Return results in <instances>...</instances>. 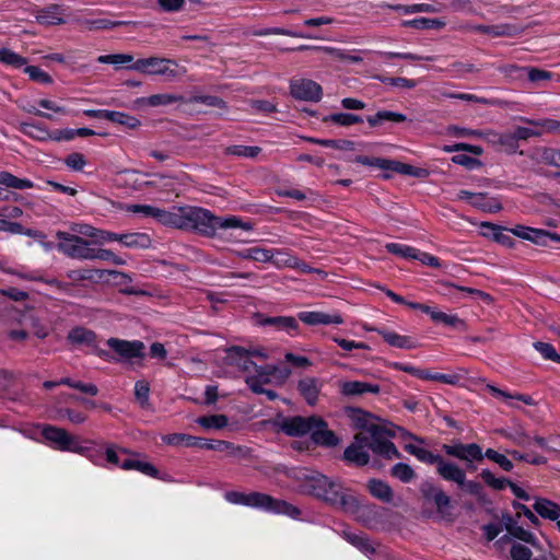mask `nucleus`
<instances>
[{"label":"nucleus","instance_id":"obj_31","mask_svg":"<svg viewBox=\"0 0 560 560\" xmlns=\"http://www.w3.org/2000/svg\"><path fill=\"white\" fill-rule=\"evenodd\" d=\"M162 440L168 444L174 446L185 445L189 447H200L203 443V439L196 438L192 435L184 434V433H173L168 435H164Z\"/></svg>","mask_w":560,"mask_h":560},{"label":"nucleus","instance_id":"obj_27","mask_svg":"<svg viewBox=\"0 0 560 560\" xmlns=\"http://www.w3.org/2000/svg\"><path fill=\"white\" fill-rule=\"evenodd\" d=\"M121 468L125 470H138L147 476L159 478V470L149 462L142 460L138 457L124 459Z\"/></svg>","mask_w":560,"mask_h":560},{"label":"nucleus","instance_id":"obj_53","mask_svg":"<svg viewBox=\"0 0 560 560\" xmlns=\"http://www.w3.org/2000/svg\"><path fill=\"white\" fill-rule=\"evenodd\" d=\"M150 384L145 380H140L135 384V397L142 408L149 406Z\"/></svg>","mask_w":560,"mask_h":560},{"label":"nucleus","instance_id":"obj_55","mask_svg":"<svg viewBox=\"0 0 560 560\" xmlns=\"http://www.w3.org/2000/svg\"><path fill=\"white\" fill-rule=\"evenodd\" d=\"M385 248L388 253L404 257V258H416V248L398 244V243H387Z\"/></svg>","mask_w":560,"mask_h":560},{"label":"nucleus","instance_id":"obj_9","mask_svg":"<svg viewBox=\"0 0 560 560\" xmlns=\"http://www.w3.org/2000/svg\"><path fill=\"white\" fill-rule=\"evenodd\" d=\"M247 506L262 509L273 513L288 514L291 516L299 514V510L285 501L276 500L272 497L261 492L248 493Z\"/></svg>","mask_w":560,"mask_h":560},{"label":"nucleus","instance_id":"obj_8","mask_svg":"<svg viewBox=\"0 0 560 560\" xmlns=\"http://www.w3.org/2000/svg\"><path fill=\"white\" fill-rule=\"evenodd\" d=\"M108 276L120 279V283L130 281V277L121 271L105 270V269H75L67 272V277L74 283H81L83 281H90L91 283H101L108 281Z\"/></svg>","mask_w":560,"mask_h":560},{"label":"nucleus","instance_id":"obj_22","mask_svg":"<svg viewBox=\"0 0 560 560\" xmlns=\"http://www.w3.org/2000/svg\"><path fill=\"white\" fill-rule=\"evenodd\" d=\"M436 472L446 481H452L457 486L463 483V478L466 472L455 463L441 458L436 466Z\"/></svg>","mask_w":560,"mask_h":560},{"label":"nucleus","instance_id":"obj_4","mask_svg":"<svg viewBox=\"0 0 560 560\" xmlns=\"http://www.w3.org/2000/svg\"><path fill=\"white\" fill-rule=\"evenodd\" d=\"M129 69L148 75H166L171 79L186 72L185 68L179 69L175 60L156 56L138 59L129 66Z\"/></svg>","mask_w":560,"mask_h":560},{"label":"nucleus","instance_id":"obj_19","mask_svg":"<svg viewBox=\"0 0 560 560\" xmlns=\"http://www.w3.org/2000/svg\"><path fill=\"white\" fill-rule=\"evenodd\" d=\"M322 387L323 382L316 377L306 376L298 382L299 393L311 406H314L317 402Z\"/></svg>","mask_w":560,"mask_h":560},{"label":"nucleus","instance_id":"obj_26","mask_svg":"<svg viewBox=\"0 0 560 560\" xmlns=\"http://www.w3.org/2000/svg\"><path fill=\"white\" fill-rule=\"evenodd\" d=\"M201 448L224 452L229 456H233V457H243L246 455V452H247L245 447L234 445L233 443H230L226 441H220V440L210 441V442L203 440Z\"/></svg>","mask_w":560,"mask_h":560},{"label":"nucleus","instance_id":"obj_51","mask_svg":"<svg viewBox=\"0 0 560 560\" xmlns=\"http://www.w3.org/2000/svg\"><path fill=\"white\" fill-rule=\"evenodd\" d=\"M487 389L495 397H500L502 399H517L520 401H523L524 404L526 405H533L534 404V400L530 396L528 395H522V394H516V395H512L508 392H504V390H501L499 389L498 387L493 386V385H487Z\"/></svg>","mask_w":560,"mask_h":560},{"label":"nucleus","instance_id":"obj_2","mask_svg":"<svg viewBox=\"0 0 560 560\" xmlns=\"http://www.w3.org/2000/svg\"><path fill=\"white\" fill-rule=\"evenodd\" d=\"M371 439L369 431L358 432L352 443L345 450L343 458L357 466H365L370 462L369 451L387 459L399 458L400 453L389 438Z\"/></svg>","mask_w":560,"mask_h":560},{"label":"nucleus","instance_id":"obj_30","mask_svg":"<svg viewBox=\"0 0 560 560\" xmlns=\"http://www.w3.org/2000/svg\"><path fill=\"white\" fill-rule=\"evenodd\" d=\"M534 510L544 518L557 521L560 518V505L547 499H537Z\"/></svg>","mask_w":560,"mask_h":560},{"label":"nucleus","instance_id":"obj_23","mask_svg":"<svg viewBox=\"0 0 560 560\" xmlns=\"http://www.w3.org/2000/svg\"><path fill=\"white\" fill-rule=\"evenodd\" d=\"M184 209L185 207H179L173 208L172 210L167 211L158 208L153 219H155L158 222L164 225L184 229Z\"/></svg>","mask_w":560,"mask_h":560},{"label":"nucleus","instance_id":"obj_5","mask_svg":"<svg viewBox=\"0 0 560 560\" xmlns=\"http://www.w3.org/2000/svg\"><path fill=\"white\" fill-rule=\"evenodd\" d=\"M57 248L72 259L93 260L92 243L74 234L57 232Z\"/></svg>","mask_w":560,"mask_h":560},{"label":"nucleus","instance_id":"obj_36","mask_svg":"<svg viewBox=\"0 0 560 560\" xmlns=\"http://www.w3.org/2000/svg\"><path fill=\"white\" fill-rule=\"evenodd\" d=\"M24 135L39 141L51 140V131L40 125L22 122L19 127Z\"/></svg>","mask_w":560,"mask_h":560},{"label":"nucleus","instance_id":"obj_33","mask_svg":"<svg viewBox=\"0 0 560 560\" xmlns=\"http://www.w3.org/2000/svg\"><path fill=\"white\" fill-rule=\"evenodd\" d=\"M119 243L129 248H148L151 246V237L147 233L121 234Z\"/></svg>","mask_w":560,"mask_h":560},{"label":"nucleus","instance_id":"obj_57","mask_svg":"<svg viewBox=\"0 0 560 560\" xmlns=\"http://www.w3.org/2000/svg\"><path fill=\"white\" fill-rule=\"evenodd\" d=\"M485 456L498 464L503 470L511 471L513 469V463L503 454L498 453L492 448H488Z\"/></svg>","mask_w":560,"mask_h":560},{"label":"nucleus","instance_id":"obj_58","mask_svg":"<svg viewBox=\"0 0 560 560\" xmlns=\"http://www.w3.org/2000/svg\"><path fill=\"white\" fill-rule=\"evenodd\" d=\"M534 347L546 360L560 363V354L556 351L552 345L539 341L534 343Z\"/></svg>","mask_w":560,"mask_h":560},{"label":"nucleus","instance_id":"obj_24","mask_svg":"<svg viewBox=\"0 0 560 560\" xmlns=\"http://www.w3.org/2000/svg\"><path fill=\"white\" fill-rule=\"evenodd\" d=\"M66 13V10L58 5V4H51L40 11L36 14V21L39 24L43 25H59L65 23L63 15Z\"/></svg>","mask_w":560,"mask_h":560},{"label":"nucleus","instance_id":"obj_14","mask_svg":"<svg viewBox=\"0 0 560 560\" xmlns=\"http://www.w3.org/2000/svg\"><path fill=\"white\" fill-rule=\"evenodd\" d=\"M106 343L121 359H135L143 357L144 345L142 341H128L118 338H109Z\"/></svg>","mask_w":560,"mask_h":560},{"label":"nucleus","instance_id":"obj_40","mask_svg":"<svg viewBox=\"0 0 560 560\" xmlns=\"http://www.w3.org/2000/svg\"><path fill=\"white\" fill-rule=\"evenodd\" d=\"M261 152V148L257 145H230L225 148L224 153L238 158L255 159Z\"/></svg>","mask_w":560,"mask_h":560},{"label":"nucleus","instance_id":"obj_44","mask_svg":"<svg viewBox=\"0 0 560 560\" xmlns=\"http://www.w3.org/2000/svg\"><path fill=\"white\" fill-rule=\"evenodd\" d=\"M0 62L13 68H22L27 65V59L8 48H0Z\"/></svg>","mask_w":560,"mask_h":560},{"label":"nucleus","instance_id":"obj_54","mask_svg":"<svg viewBox=\"0 0 560 560\" xmlns=\"http://www.w3.org/2000/svg\"><path fill=\"white\" fill-rule=\"evenodd\" d=\"M24 72L30 77L32 81L39 82L43 84L52 83V78L50 77V74H48L38 67L26 65L24 68Z\"/></svg>","mask_w":560,"mask_h":560},{"label":"nucleus","instance_id":"obj_43","mask_svg":"<svg viewBox=\"0 0 560 560\" xmlns=\"http://www.w3.org/2000/svg\"><path fill=\"white\" fill-rule=\"evenodd\" d=\"M273 252H275V257L272 259V264L278 269H282V268H292L293 269L294 265H296L298 257L292 255L289 250L273 249Z\"/></svg>","mask_w":560,"mask_h":560},{"label":"nucleus","instance_id":"obj_46","mask_svg":"<svg viewBox=\"0 0 560 560\" xmlns=\"http://www.w3.org/2000/svg\"><path fill=\"white\" fill-rule=\"evenodd\" d=\"M265 323L268 325H273L279 329L285 330L288 332L295 331L299 327L296 319L290 316L269 317L265 320Z\"/></svg>","mask_w":560,"mask_h":560},{"label":"nucleus","instance_id":"obj_48","mask_svg":"<svg viewBox=\"0 0 560 560\" xmlns=\"http://www.w3.org/2000/svg\"><path fill=\"white\" fill-rule=\"evenodd\" d=\"M390 474L393 477L407 483L416 478L415 470L407 464L398 463L392 467Z\"/></svg>","mask_w":560,"mask_h":560},{"label":"nucleus","instance_id":"obj_25","mask_svg":"<svg viewBox=\"0 0 560 560\" xmlns=\"http://www.w3.org/2000/svg\"><path fill=\"white\" fill-rule=\"evenodd\" d=\"M472 30L477 33L489 34L493 37H511L520 33V28L512 24L475 25Z\"/></svg>","mask_w":560,"mask_h":560},{"label":"nucleus","instance_id":"obj_1","mask_svg":"<svg viewBox=\"0 0 560 560\" xmlns=\"http://www.w3.org/2000/svg\"><path fill=\"white\" fill-rule=\"evenodd\" d=\"M183 213L184 229H194L206 236H214L218 230H253L250 222H244L238 217H217L211 211L203 208L187 206Z\"/></svg>","mask_w":560,"mask_h":560},{"label":"nucleus","instance_id":"obj_6","mask_svg":"<svg viewBox=\"0 0 560 560\" xmlns=\"http://www.w3.org/2000/svg\"><path fill=\"white\" fill-rule=\"evenodd\" d=\"M348 416L353 425L360 429L359 432H366L371 434V439L390 438L393 434L382 425L376 423V418L362 409L351 408L348 410ZM378 440H376L377 442Z\"/></svg>","mask_w":560,"mask_h":560},{"label":"nucleus","instance_id":"obj_15","mask_svg":"<svg viewBox=\"0 0 560 560\" xmlns=\"http://www.w3.org/2000/svg\"><path fill=\"white\" fill-rule=\"evenodd\" d=\"M338 390L345 397H355L364 394L377 395L381 387L378 384L361 381H339Z\"/></svg>","mask_w":560,"mask_h":560},{"label":"nucleus","instance_id":"obj_63","mask_svg":"<svg viewBox=\"0 0 560 560\" xmlns=\"http://www.w3.org/2000/svg\"><path fill=\"white\" fill-rule=\"evenodd\" d=\"M525 75L530 82H539L552 78L551 72L534 67H525Z\"/></svg>","mask_w":560,"mask_h":560},{"label":"nucleus","instance_id":"obj_39","mask_svg":"<svg viewBox=\"0 0 560 560\" xmlns=\"http://www.w3.org/2000/svg\"><path fill=\"white\" fill-rule=\"evenodd\" d=\"M106 120L125 126L128 129H136L140 126L138 118L121 112L108 110Z\"/></svg>","mask_w":560,"mask_h":560},{"label":"nucleus","instance_id":"obj_21","mask_svg":"<svg viewBox=\"0 0 560 560\" xmlns=\"http://www.w3.org/2000/svg\"><path fill=\"white\" fill-rule=\"evenodd\" d=\"M299 319L306 325H340L343 323L342 317L339 314H326L324 312H301Z\"/></svg>","mask_w":560,"mask_h":560},{"label":"nucleus","instance_id":"obj_13","mask_svg":"<svg viewBox=\"0 0 560 560\" xmlns=\"http://www.w3.org/2000/svg\"><path fill=\"white\" fill-rule=\"evenodd\" d=\"M316 416L311 417H301L295 416L291 418L284 419L280 428L281 430L290 435V436H301L305 434H311L312 429L314 428V423L316 421Z\"/></svg>","mask_w":560,"mask_h":560},{"label":"nucleus","instance_id":"obj_20","mask_svg":"<svg viewBox=\"0 0 560 560\" xmlns=\"http://www.w3.org/2000/svg\"><path fill=\"white\" fill-rule=\"evenodd\" d=\"M178 102H184V97L182 95L161 93L148 97H139L135 101L133 106L136 108L158 107L167 106Z\"/></svg>","mask_w":560,"mask_h":560},{"label":"nucleus","instance_id":"obj_17","mask_svg":"<svg viewBox=\"0 0 560 560\" xmlns=\"http://www.w3.org/2000/svg\"><path fill=\"white\" fill-rule=\"evenodd\" d=\"M275 371L276 368L271 365L260 368L258 375L246 376V384L253 392L258 394H266L268 398L272 400L277 397V394L272 390H266L264 385L269 382V377L275 373Z\"/></svg>","mask_w":560,"mask_h":560},{"label":"nucleus","instance_id":"obj_56","mask_svg":"<svg viewBox=\"0 0 560 560\" xmlns=\"http://www.w3.org/2000/svg\"><path fill=\"white\" fill-rule=\"evenodd\" d=\"M481 226L491 230L493 232V237L498 243L506 247H512L514 245V240L510 235L505 234L501 228L488 222L482 223Z\"/></svg>","mask_w":560,"mask_h":560},{"label":"nucleus","instance_id":"obj_7","mask_svg":"<svg viewBox=\"0 0 560 560\" xmlns=\"http://www.w3.org/2000/svg\"><path fill=\"white\" fill-rule=\"evenodd\" d=\"M42 435L56 450L63 452H81L82 447L78 444L75 436L71 435L62 428L54 425H44Z\"/></svg>","mask_w":560,"mask_h":560},{"label":"nucleus","instance_id":"obj_34","mask_svg":"<svg viewBox=\"0 0 560 560\" xmlns=\"http://www.w3.org/2000/svg\"><path fill=\"white\" fill-rule=\"evenodd\" d=\"M406 120L407 117L405 115L390 110H380L375 115L366 118V121L371 127H378L383 121L402 122Z\"/></svg>","mask_w":560,"mask_h":560},{"label":"nucleus","instance_id":"obj_35","mask_svg":"<svg viewBox=\"0 0 560 560\" xmlns=\"http://www.w3.org/2000/svg\"><path fill=\"white\" fill-rule=\"evenodd\" d=\"M0 185L13 189H30L34 184L26 178H19L9 172H0Z\"/></svg>","mask_w":560,"mask_h":560},{"label":"nucleus","instance_id":"obj_12","mask_svg":"<svg viewBox=\"0 0 560 560\" xmlns=\"http://www.w3.org/2000/svg\"><path fill=\"white\" fill-rule=\"evenodd\" d=\"M511 232L515 236L539 246H548L550 241L560 243V234L551 233L541 229L516 225L511 230Z\"/></svg>","mask_w":560,"mask_h":560},{"label":"nucleus","instance_id":"obj_16","mask_svg":"<svg viewBox=\"0 0 560 560\" xmlns=\"http://www.w3.org/2000/svg\"><path fill=\"white\" fill-rule=\"evenodd\" d=\"M229 359L242 371L249 375H258V371L261 366H258L252 360L249 350L242 347H232L229 349Z\"/></svg>","mask_w":560,"mask_h":560},{"label":"nucleus","instance_id":"obj_28","mask_svg":"<svg viewBox=\"0 0 560 560\" xmlns=\"http://www.w3.org/2000/svg\"><path fill=\"white\" fill-rule=\"evenodd\" d=\"M371 330L377 331L385 342H387L392 347H396L399 349H412L415 348L413 342L411 339L407 336H401L395 331L386 330V329H375L372 328Z\"/></svg>","mask_w":560,"mask_h":560},{"label":"nucleus","instance_id":"obj_10","mask_svg":"<svg viewBox=\"0 0 560 560\" xmlns=\"http://www.w3.org/2000/svg\"><path fill=\"white\" fill-rule=\"evenodd\" d=\"M67 339L75 346H86L92 348V351L105 361H113L115 358L108 351L97 347L96 335L94 331L84 327H74L68 334Z\"/></svg>","mask_w":560,"mask_h":560},{"label":"nucleus","instance_id":"obj_59","mask_svg":"<svg viewBox=\"0 0 560 560\" xmlns=\"http://www.w3.org/2000/svg\"><path fill=\"white\" fill-rule=\"evenodd\" d=\"M482 480L491 488L495 490H502L505 486L510 485V481L504 478H497L490 470L483 469L480 472Z\"/></svg>","mask_w":560,"mask_h":560},{"label":"nucleus","instance_id":"obj_42","mask_svg":"<svg viewBox=\"0 0 560 560\" xmlns=\"http://www.w3.org/2000/svg\"><path fill=\"white\" fill-rule=\"evenodd\" d=\"M354 162L362 164V165H369L374 166L384 171H392L395 160L389 159H383V158H369L365 155H358L354 159Z\"/></svg>","mask_w":560,"mask_h":560},{"label":"nucleus","instance_id":"obj_37","mask_svg":"<svg viewBox=\"0 0 560 560\" xmlns=\"http://www.w3.org/2000/svg\"><path fill=\"white\" fill-rule=\"evenodd\" d=\"M471 206L489 212H497L501 209V205L497 199L490 198L483 192H475Z\"/></svg>","mask_w":560,"mask_h":560},{"label":"nucleus","instance_id":"obj_18","mask_svg":"<svg viewBox=\"0 0 560 560\" xmlns=\"http://www.w3.org/2000/svg\"><path fill=\"white\" fill-rule=\"evenodd\" d=\"M311 438L315 444L327 447L336 446L339 443V439L336 434L328 429L327 422L319 417L316 418Z\"/></svg>","mask_w":560,"mask_h":560},{"label":"nucleus","instance_id":"obj_11","mask_svg":"<svg viewBox=\"0 0 560 560\" xmlns=\"http://www.w3.org/2000/svg\"><path fill=\"white\" fill-rule=\"evenodd\" d=\"M290 93L294 98L302 101L318 102L322 98V86L310 79L292 80Z\"/></svg>","mask_w":560,"mask_h":560},{"label":"nucleus","instance_id":"obj_45","mask_svg":"<svg viewBox=\"0 0 560 560\" xmlns=\"http://www.w3.org/2000/svg\"><path fill=\"white\" fill-rule=\"evenodd\" d=\"M393 172L409 175L417 178H427L429 176V171L421 167H415L409 164H405L398 161L394 162Z\"/></svg>","mask_w":560,"mask_h":560},{"label":"nucleus","instance_id":"obj_64","mask_svg":"<svg viewBox=\"0 0 560 560\" xmlns=\"http://www.w3.org/2000/svg\"><path fill=\"white\" fill-rule=\"evenodd\" d=\"M510 555L513 560H530L533 552L522 544H514L511 547Z\"/></svg>","mask_w":560,"mask_h":560},{"label":"nucleus","instance_id":"obj_60","mask_svg":"<svg viewBox=\"0 0 560 560\" xmlns=\"http://www.w3.org/2000/svg\"><path fill=\"white\" fill-rule=\"evenodd\" d=\"M499 145L509 154H513L518 149V142L513 132L501 133Z\"/></svg>","mask_w":560,"mask_h":560},{"label":"nucleus","instance_id":"obj_61","mask_svg":"<svg viewBox=\"0 0 560 560\" xmlns=\"http://www.w3.org/2000/svg\"><path fill=\"white\" fill-rule=\"evenodd\" d=\"M95 259L112 261L113 264L118 266H122L126 264V261L122 258L115 255L112 250L94 247L93 260Z\"/></svg>","mask_w":560,"mask_h":560},{"label":"nucleus","instance_id":"obj_47","mask_svg":"<svg viewBox=\"0 0 560 560\" xmlns=\"http://www.w3.org/2000/svg\"><path fill=\"white\" fill-rule=\"evenodd\" d=\"M444 25L443 22L435 19L419 18L410 21H404L402 26L413 27L417 30H429V28H441Z\"/></svg>","mask_w":560,"mask_h":560},{"label":"nucleus","instance_id":"obj_3","mask_svg":"<svg viewBox=\"0 0 560 560\" xmlns=\"http://www.w3.org/2000/svg\"><path fill=\"white\" fill-rule=\"evenodd\" d=\"M308 490L316 498L345 512L355 513L359 510L358 499L340 483L324 475L312 477L308 480Z\"/></svg>","mask_w":560,"mask_h":560},{"label":"nucleus","instance_id":"obj_52","mask_svg":"<svg viewBox=\"0 0 560 560\" xmlns=\"http://www.w3.org/2000/svg\"><path fill=\"white\" fill-rule=\"evenodd\" d=\"M527 124L534 127H540L547 133L560 135V120L545 118L539 120L526 119Z\"/></svg>","mask_w":560,"mask_h":560},{"label":"nucleus","instance_id":"obj_62","mask_svg":"<svg viewBox=\"0 0 560 560\" xmlns=\"http://www.w3.org/2000/svg\"><path fill=\"white\" fill-rule=\"evenodd\" d=\"M65 164L73 171H82L86 165V160L82 153L73 152L66 156Z\"/></svg>","mask_w":560,"mask_h":560},{"label":"nucleus","instance_id":"obj_32","mask_svg":"<svg viewBox=\"0 0 560 560\" xmlns=\"http://www.w3.org/2000/svg\"><path fill=\"white\" fill-rule=\"evenodd\" d=\"M368 489L373 497L383 501L390 502L393 500V490L388 483L380 479H371L368 482Z\"/></svg>","mask_w":560,"mask_h":560},{"label":"nucleus","instance_id":"obj_50","mask_svg":"<svg viewBox=\"0 0 560 560\" xmlns=\"http://www.w3.org/2000/svg\"><path fill=\"white\" fill-rule=\"evenodd\" d=\"M324 121H330L347 127L362 122V118L353 114L338 113L326 117Z\"/></svg>","mask_w":560,"mask_h":560},{"label":"nucleus","instance_id":"obj_29","mask_svg":"<svg viewBox=\"0 0 560 560\" xmlns=\"http://www.w3.org/2000/svg\"><path fill=\"white\" fill-rule=\"evenodd\" d=\"M304 49H313L323 51L329 56H331L334 59L340 60V61H349V62H361L362 58L357 55H348L343 50L335 48V47H327V46H300L298 50H304Z\"/></svg>","mask_w":560,"mask_h":560},{"label":"nucleus","instance_id":"obj_49","mask_svg":"<svg viewBox=\"0 0 560 560\" xmlns=\"http://www.w3.org/2000/svg\"><path fill=\"white\" fill-rule=\"evenodd\" d=\"M197 423L205 429H222L228 425V418L224 415H212L198 418Z\"/></svg>","mask_w":560,"mask_h":560},{"label":"nucleus","instance_id":"obj_41","mask_svg":"<svg viewBox=\"0 0 560 560\" xmlns=\"http://www.w3.org/2000/svg\"><path fill=\"white\" fill-rule=\"evenodd\" d=\"M431 319L435 323H442L446 326L457 327L459 325H464V322L454 314H446L444 312L438 311L434 307H431L428 314Z\"/></svg>","mask_w":560,"mask_h":560},{"label":"nucleus","instance_id":"obj_38","mask_svg":"<svg viewBox=\"0 0 560 560\" xmlns=\"http://www.w3.org/2000/svg\"><path fill=\"white\" fill-rule=\"evenodd\" d=\"M506 529L513 537L529 544L530 546L538 550H542V547L539 545L537 538L523 527L516 526L514 524H508Z\"/></svg>","mask_w":560,"mask_h":560}]
</instances>
